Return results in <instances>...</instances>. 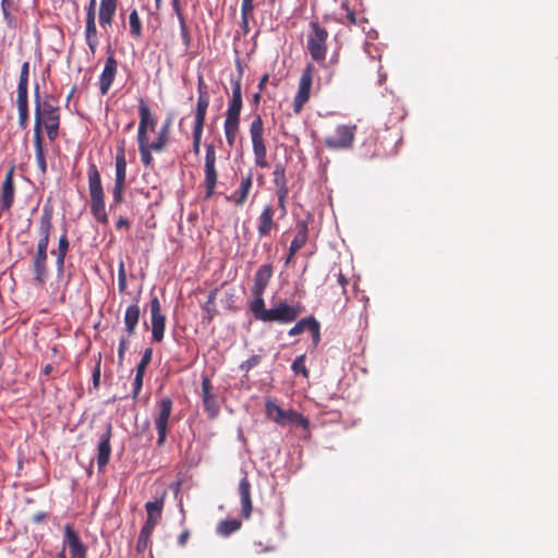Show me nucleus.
<instances>
[{
	"mask_svg": "<svg viewBox=\"0 0 558 558\" xmlns=\"http://www.w3.org/2000/svg\"><path fill=\"white\" fill-rule=\"evenodd\" d=\"M34 134L44 135V131H46L49 142L53 143L59 136L61 109L49 100L41 99L38 84H36L34 88Z\"/></svg>",
	"mask_w": 558,
	"mask_h": 558,
	"instance_id": "f257e3e1",
	"label": "nucleus"
},
{
	"mask_svg": "<svg viewBox=\"0 0 558 558\" xmlns=\"http://www.w3.org/2000/svg\"><path fill=\"white\" fill-rule=\"evenodd\" d=\"M232 96L229 100L223 130L229 147H233L240 129V116L243 107L242 84L240 78H231Z\"/></svg>",
	"mask_w": 558,
	"mask_h": 558,
	"instance_id": "f03ea898",
	"label": "nucleus"
},
{
	"mask_svg": "<svg viewBox=\"0 0 558 558\" xmlns=\"http://www.w3.org/2000/svg\"><path fill=\"white\" fill-rule=\"evenodd\" d=\"M87 177L90 195V213L98 222L106 225L108 223V215L105 208V193L99 170L94 162L88 166Z\"/></svg>",
	"mask_w": 558,
	"mask_h": 558,
	"instance_id": "7ed1b4c3",
	"label": "nucleus"
},
{
	"mask_svg": "<svg viewBox=\"0 0 558 558\" xmlns=\"http://www.w3.org/2000/svg\"><path fill=\"white\" fill-rule=\"evenodd\" d=\"M265 411L267 417L279 425L295 424L305 430L310 428V421L305 416L294 410H283L274 400L266 401Z\"/></svg>",
	"mask_w": 558,
	"mask_h": 558,
	"instance_id": "20e7f679",
	"label": "nucleus"
},
{
	"mask_svg": "<svg viewBox=\"0 0 558 558\" xmlns=\"http://www.w3.org/2000/svg\"><path fill=\"white\" fill-rule=\"evenodd\" d=\"M264 122L259 114H256L250 124V135L253 146L255 165L260 168L268 167L266 160L267 147L264 140Z\"/></svg>",
	"mask_w": 558,
	"mask_h": 558,
	"instance_id": "39448f33",
	"label": "nucleus"
},
{
	"mask_svg": "<svg viewBox=\"0 0 558 558\" xmlns=\"http://www.w3.org/2000/svg\"><path fill=\"white\" fill-rule=\"evenodd\" d=\"M217 154L214 144L206 145L205 162H204V199L208 201L216 194L218 184V171L216 167Z\"/></svg>",
	"mask_w": 558,
	"mask_h": 558,
	"instance_id": "423d86ee",
	"label": "nucleus"
},
{
	"mask_svg": "<svg viewBox=\"0 0 558 558\" xmlns=\"http://www.w3.org/2000/svg\"><path fill=\"white\" fill-rule=\"evenodd\" d=\"M310 26L312 32L307 37V50L314 61L323 62L326 59L328 32L314 21L310 23Z\"/></svg>",
	"mask_w": 558,
	"mask_h": 558,
	"instance_id": "0eeeda50",
	"label": "nucleus"
},
{
	"mask_svg": "<svg viewBox=\"0 0 558 558\" xmlns=\"http://www.w3.org/2000/svg\"><path fill=\"white\" fill-rule=\"evenodd\" d=\"M172 400L169 397L161 398L156 404L154 423L158 433V447H162L166 442L169 432V421L172 413Z\"/></svg>",
	"mask_w": 558,
	"mask_h": 558,
	"instance_id": "6e6552de",
	"label": "nucleus"
},
{
	"mask_svg": "<svg viewBox=\"0 0 558 558\" xmlns=\"http://www.w3.org/2000/svg\"><path fill=\"white\" fill-rule=\"evenodd\" d=\"M356 133V125L341 124L335 130V133L326 136L325 146L330 150L350 149L353 145Z\"/></svg>",
	"mask_w": 558,
	"mask_h": 558,
	"instance_id": "1a4fd4ad",
	"label": "nucleus"
},
{
	"mask_svg": "<svg viewBox=\"0 0 558 558\" xmlns=\"http://www.w3.org/2000/svg\"><path fill=\"white\" fill-rule=\"evenodd\" d=\"M315 68L308 63L302 71L299 88L293 99V111L299 114L310 100Z\"/></svg>",
	"mask_w": 558,
	"mask_h": 558,
	"instance_id": "9d476101",
	"label": "nucleus"
},
{
	"mask_svg": "<svg viewBox=\"0 0 558 558\" xmlns=\"http://www.w3.org/2000/svg\"><path fill=\"white\" fill-rule=\"evenodd\" d=\"M300 315L299 306H292L286 302H279L272 308L264 313V323L277 322L280 324H289L294 322Z\"/></svg>",
	"mask_w": 558,
	"mask_h": 558,
	"instance_id": "9b49d317",
	"label": "nucleus"
},
{
	"mask_svg": "<svg viewBox=\"0 0 558 558\" xmlns=\"http://www.w3.org/2000/svg\"><path fill=\"white\" fill-rule=\"evenodd\" d=\"M151 338L155 342H161L165 337L166 315L161 312V304L157 295L149 301Z\"/></svg>",
	"mask_w": 558,
	"mask_h": 558,
	"instance_id": "f8f14e48",
	"label": "nucleus"
},
{
	"mask_svg": "<svg viewBox=\"0 0 558 558\" xmlns=\"http://www.w3.org/2000/svg\"><path fill=\"white\" fill-rule=\"evenodd\" d=\"M138 114L140 123L137 129V140H149L148 131H155L157 126V118L143 98H141L138 102Z\"/></svg>",
	"mask_w": 558,
	"mask_h": 558,
	"instance_id": "ddd939ff",
	"label": "nucleus"
},
{
	"mask_svg": "<svg viewBox=\"0 0 558 558\" xmlns=\"http://www.w3.org/2000/svg\"><path fill=\"white\" fill-rule=\"evenodd\" d=\"M112 436V425L107 423L104 432L99 435V441L97 446V466L99 472H104L108 464L111 456L110 439Z\"/></svg>",
	"mask_w": 558,
	"mask_h": 558,
	"instance_id": "4468645a",
	"label": "nucleus"
},
{
	"mask_svg": "<svg viewBox=\"0 0 558 558\" xmlns=\"http://www.w3.org/2000/svg\"><path fill=\"white\" fill-rule=\"evenodd\" d=\"M276 210L272 205H265L257 217L256 228L259 239L267 238L271 231L278 229V223L275 220Z\"/></svg>",
	"mask_w": 558,
	"mask_h": 558,
	"instance_id": "2eb2a0df",
	"label": "nucleus"
},
{
	"mask_svg": "<svg viewBox=\"0 0 558 558\" xmlns=\"http://www.w3.org/2000/svg\"><path fill=\"white\" fill-rule=\"evenodd\" d=\"M198 98L195 109L194 125L204 126L206 120V113L209 106V94L208 87L205 84L202 76L198 77L197 84Z\"/></svg>",
	"mask_w": 558,
	"mask_h": 558,
	"instance_id": "dca6fc26",
	"label": "nucleus"
},
{
	"mask_svg": "<svg viewBox=\"0 0 558 558\" xmlns=\"http://www.w3.org/2000/svg\"><path fill=\"white\" fill-rule=\"evenodd\" d=\"M117 71L118 62L113 56V52L110 51V54L105 61V66L99 77V89L102 96L107 95L108 90L110 89L117 75Z\"/></svg>",
	"mask_w": 558,
	"mask_h": 558,
	"instance_id": "f3484780",
	"label": "nucleus"
},
{
	"mask_svg": "<svg viewBox=\"0 0 558 558\" xmlns=\"http://www.w3.org/2000/svg\"><path fill=\"white\" fill-rule=\"evenodd\" d=\"M14 173L15 165L12 163L4 175L0 190V203H2L3 208H11L14 203Z\"/></svg>",
	"mask_w": 558,
	"mask_h": 558,
	"instance_id": "a211bd4d",
	"label": "nucleus"
},
{
	"mask_svg": "<svg viewBox=\"0 0 558 558\" xmlns=\"http://www.w3.org/2000/svg\"><path fill=\"white\" fill-rule=\"evenodd\" d=\"M253 187V173L250 171L246 175L242 177L239 187L231 195H227L226 199L233 203L238 207H242L251 193Z\"/></svg>",
	"mask_w": 558,
	"mask_h": 558,
	"instance_id": "6ab92c4d",
	"label": "nucleus"
},
{
	"mask_svg": "<svg viewBox=\"0 0 558 558\" xmlns=\"http://www.w3.org/2000/svg\"><path fill=\"white\" fill-rule=\"evenodd\" d=\"M119 0H100L98 21L100 27L107 32L112 26Z\"/></svg>",
	"mask_w": 558,
	"mask_h": 558,
	"instance_id": "aec40b11",
	"label": "nucleus"
},
{
	"mask_svg": "<svg viewBox=\"0 0 558 558\" xmlns=\"http://www.w3.org/2000/svg\"><path fill=\"white\" fill-rule=\"evenodd\" d=\"M52 229V216L50 213L45 211L39 220V240L36 247V253L47 254L50 232Z\"/></svg>",
	"mask_w": 558,
	"mask_h": 558,
	"instance_id": "412c9836",
	"label": "nucleus"
},
{
	"mask_svg": "<svg viewBox=\"0 0 558 558\" xmlns=\"http://www.w3.org/2000/svg\"><path fill=\"white\" fill-rule=\"evenodd\" d=\"M64 542L73 558H87L86 547L70 524L64 526Z\"/></svg>",
	"mask_w": 558,
	"mask_h": 558,
	"instance_id": "4be33fe9",
	"label": "nucleus"
},
{
	"mask_svg": "<svg viewBox=\"0 0 558 558\" xmlns=\"http://www.w3.org/2000/svg\"><path fill=\"white\" fill-rule=\"evenodd\" d=\"M48 255L35 253L32 258V270L34 272V282L37 287H44L48 278Z\"/></svg>",
	"mask_w": 558,
	"mask_h": 558,
	"instance_id": "5701e85b",
	"label": "nucleus"
},
{
	"mask_svg": "<svg viewBox=\"0 0 558 558\" xmlns=\"http://www.w3.org/2000/svg\"><path fill=\"white\" fill-rule=\"evenodd\" d=\"M151 357H153V349L151 348L145 349L141 361L136 366V374H135V378L133 381V391H132L133 399H136L140 395V391L143 387V379H144L145 371H146V367L148 366V364L150 363Z\"/></svg>",
	"mask_w": 558,
	"mask_h": 558,
	"instance_id": "b1692460",
	"label": "nucleus"
},
{
	"mask_svg": "<svg viewBox=\"0 0 558 558\" xmlns=\"http://www.w3.org/2000/svg\"><path fill=\"white\" fill-rule=\"evenodd\" d=\"M239 495L241 501V514L245 520H248L253 511V504L251 497V483L246 476L241 478L239 483Z\"/></svg>",
	"mask_w": 558,
	"mask_h": 558,
	"instance_id": "393cba45",
	"label": "nucleus"
},
{
	"mask_svg": "<svg viewBox=\"0 0 558 558\" xmlns=\"http://www.w3.org/2000/svg\"><path fill=\"white\" fill-rule=\"evenodd\" d=\"M272 277V266L270 264L262 265L255 276L254 286L252 288L253 294H264L270 279Z\"/></svg>",
	"mask_w": 558,
	"mask_h": 558,
	"instance_id": "a878e982",
	"label": "nucleus"
},
{
	"mask_svg": "<svg viewBox=\"0 0 558 558\" xmlns=\"http://www.w3.org/2000/svg\"><path fill=\"white\" fill-rule=\"evenodd\" d=\"M171 125V118L166 119L157 133L156 140L153 142L149 141V145L155 153H162L169 145Z\"/></svg>",
	"mask_w": 558,
	"mask_h": 558,
	"instance_id": "bb28decb",
	"label": "nucleus"
},
{
	"mask_svg": "<svg viewBox=\"0 0 558 558\" xmlns=\"http://www.w3.org/2000/svg\"><path fill=\"white\" fill-rule=\"evenodd\" d=\"M84 36H85L86 45H87L90 53L94 56L99 46V35H98L97 25H96V19H85Z\"/></svg>",
	"mask_w": 558,
	"mask_h": 558,
	"instance_id": "cd10ccee",
	"label": "nucleus"
},
{
	"mask_svg": "<svg viewBox=\"0 0 558 558\" xmlns=\"http://www.w3.org/2000/svg\"><path fill=\"white\" fill-rule=\"evenodd\" d=\"M141 308L138 304H132L126 307L124 313V325L128 337L135 335L136 326L140 322Z\"/></svg>",
	"mask_w": 558,
	"mask_h": 558,
	"instance_id": "c85d7f7f",
	"label": "nucleus"
},
{
	"mask_svg": "<svg viewBox=\"0 0 558 558\" xmlns=\"http://www.w3.org/2000/svg\"><path fill=\"white\" fill-rule=\"evenodd\" d=\"M44 135L34 134L33 142L35 148V159L43 177H45L47 173V161L44 148Z\"/></svg>",
	"mask_w": 558,
	"mask_h": 558,
	"instance_id": "c756f323",
	"label": "nucleus"
},
{
	"mask_svg": "<svg viewBox=\"0 0 558 558\" xmlns=\"http://www.w3.org/2000/svg\"><path fill=\"white\" fill-rule=\"evenodd\" d=\"M114 183L126 184V157L124 146H120L116 154V177Z\"/></svg>",
	"mask_w": 558,
	"mask_h": 558,
	"instance_id": "7c9ffc66",
	"label": "nucleus"
},
{
	"mask_svg": "<svg viewBox=\"0 0 558 558\" xmlns=\"http://www.w3.org/2000/svg\"><path fill=\"white\" fill-rule=\"evenodd\" d=\"M70 247V242L66 235V231L63 232V234L59 239L58 250L56 252L57 258H56V266L58 274H63L64 270V259L66 256V253Z\"/></svg>",
	"mask_w": 558,
	"mask_h": 558,
	"instance_id": "2f4dec72",
	"label": "nucleus"
},
{
	"mask_svg": "<svg viewBox=\"0 0 558 558\" xmlns=\"http://www.w3.org/2000/svg\"><path fill=\"white\" fill-rule=\"evenodd\" d=\"M298 232L290 244V251H300L307 241L308 227L305 221H299L296 223Z\"/></svg>",
	"mask_w": 558,
	"mask_h": 558,
	"instance_id": "473e14b6",
	"label": "nucleus"
},
{
	"mask_svg": "<svg viewBox=\"0 0 558 558\" xmlns=\"http://www.w3.org/2000/svg\"><path fill=\"white\" fill-rule=\"evenodd\" d=\"M272 177L276 193L289 192L286 169L281 163L275 166Z\"/></svg>",
	"mask_w": 558,
	"mask_h": 558,
	"instance_id": "72a5a7b5",
	"label": "nucleus"
},
{
	"mask_svg": "<svg viewBox=\"0 0 558 558\" xmlns=\"http://www.w3.org/2000/svg\"><path fill=\"white\" fill-rule=\"evenodd\" d=\"M138 151L141 161L145 168H153L154 166V149L149 145V140H137Z\"/></svg>",
	"mask_w": 558,
	"mask_h": 558,
	"instance_id": "f704fd0d",
	"label": "nucleus"
},
{
	"mask_svg": "<svg viewBox=\"0 0 558 558\" xmlns=\"http://www.w3.org/2000/svg\"><path fill=\"white\" fill-rule=\"evenodd\" d=\"M16 106L19 111V125L24 129L27 126L29 119V110H28V96L21 95L16 97Z\"/></svg>",
	"mask_w": 558,
	"mask_h": 558,
	"instance_id": "c9c22d12",
	"label": "nucleus"
},
{
	"mask_svg": "<svg viewBox=\"0 0 558 558\" xmlns=\"http://www.w3.org/2000/svg\"><path fill=\"white\" fill-rule=\"evenodd\" d=\"M254 14V0H242L241 5V17L242 23L241 27L243 29V34L246 35L250 32L248 21L253 17Z\"/></svg>",
	"mask_w": 558,
	"mask_h": 558,
	"instance_id": "e433bc0d",
	"label": "nucleus"
},
{
	"mask_svg": "<svg viewBox=\"0 0 558 558\" xmlns=\"http://www.w3.org/2000/svg\"><path fill=\"white\" fill-rule=\"evenodd\" d=\"M340 10L342 12L339 13L338 22L349 26L357 24L355 12L349 7L348 0L341 2Z\"/></svg>",
	"mask_w": 558,
	"mask_h": 558,
	"instance_id": "4c0bfd02",
	"label": "nucleus"
},
{
	"mask_svg": "<svg viewBox=\"0 0 558 558\" xmlns=\"http://www.w3.org/2000/svg\"><path fill=\"white\" fill-rule=\"evenodd\" d=\"M130 35L134 39H140L143 35L142 21L136 9H133L129 15Z\"/></svg>",
	"mask_w": 558,
	"mask_h": 558,
	"instance_id": "58836bf2",
	"label": "nucleus"
},
{
	"mask_svg": "<svg viewBox=\"0 0 558 558\" xmlns=\"http://www.w3.org/2000/svg\"><path fill=\"white\" fill-rule=\"evenodd\" d=\"M28 77H29V62H23L20 71V77L17 83V96H28Z\"/></svg>",
	"mask_w": 558,
	"mask_h": 558,
	"instance_id": "ea45409f",
	"label": "nucleus"
},
{
	"mask_svg": "<svg viewBox=\"0 0 558 558\" xmlns=\"http://www.w3.org/2000/svg\"><path fill=\"white\" fill-rule=\"evenodd\" d=\"M241 522L239 520H223L217 526V532L222 536H229L232 533L236 532L241 527Z\"/></svg>",
	"mask_w": 558,
	"mask_h": 558,
	"instance_id": "a19ab883",
	"label": "nucleus"
},
{
	"mask_svg": "<svg viewBox=\"0 0 558 558\" xmlns=\"http://www.w3.org/2000/svg\"><path fill=\"white\" fill-rule=\"evenodd\" d=\"M202 399L205 412H207L210 417H215L219 412L216 395L213 392L208 396H203Z\"/></svg>",
	"mask_w": 558,
	"mask_h": 558,
	"instance_id": "79ce46f5",
	"label": "nucleus"
},
{
	"mask_svg": "<svg viewBox=\"0 0 558 558\" xmlns=\"http://www.w3.org/2000/svg\"><path fill=\"white\" fill-rule=\"evenodd\" d=\"M254 296L256 298L255 301H253L251 303V311L254 315V317L257 319V320H260L263 322L264 319V313L267 312V308H265V302H264V299H263V294H254Z\"/></svg>",
	"mask_w": 558,
	"mask_h": 558,
	"instance_id": "37998d69",
	"label": "nucleus"
},
{
	"mask_svg": "<svg viewBox=\"0 0 558 558\" xmlns=\"http://www.w3.org/2000/svg\"><path fill=\"white\" fill-rule=\"evenodd\" d=\"M315 317L314 316H308V317H305V318H302L301 320H299L289 331H288V335L289 336H298V335H301L302 332H304V330H308L312 323H313V319Z\"/></svg>",
	"mask_w": 558,
	"mask_h": 558,
	"instance_id": "c03bdc74",
	"label": "nucleus"
},
{
	"mask_svg": "<svg viewBox=\"0 0 558 558\" xmlns=\"http://www.w3.org/2000/svg\"><path fill=\"white\" fill-rule=\"evenodd\" d=\"M124 183H114L112 189V203L110 204V209L117 207L124 201V190H125Z\"/></svg>",
	"mask_w": 558,
	"mask_h": 558,
	"instance_id": "a18cd8bd",
	"label": "nucleus"
},
{
	"mask_svg": "<svg viewBox=\"0 0 558 558\" xmlns=\"http://www.w3.org/2000/svg\"><path fill=\"white\" fill-rule=\"evenodd\" d=\"M162 508H163L162 500L148 501L145 505L147 515L154 517L156 519H159L161 517Z\"/></svg>",
	"mask_w": 558,
	"mask_h": 558,
	"instance_id": "49530a36",
	"label": "nucleus"
},
{
	"mask_svg": "<svg viewBox=\"0 0 558 558\" xmlns=\"http://www.w3.org/2000/svg\"><path fill=\"white\" fill-rule=\"evenodd\" d=\"M151 534H153V532L145 530L143 527L141 529V532H140V535H138V538L136 542V550L138 553H144L147 549Z\"/></svg>",
	"mask_w": 558,
	"mask_h": 558,
	"instance_id": "de8ad7c7",
	"label": "nucleus"
},
{
	"mask_svg": "<svg viewBox=\"0 0 558 558\" xmlns=\"http://www.w3.org/2000/svg\"><path fill=\"white\" fill-rule=\"evenodd\" d=\"M204 126L193 125V153L199 154Z\"/></svg>",
	"mask_w": 558,
	"mask_h": 558,
	"instance_id": "09e8293b",
	"label": "nucleus"
},
{
	"mask_svg": "<svg viewBox=\"0 0 558 558\" xmlns=\"http://www.w3.org/2000/svg\"><path fill=\"white\" fill-rule=\"evenodd\" d=\"M291 368L292 371L295 373V374H299V373H302L305 377H307L308 375V372L305 367V355L302 354L300 356H298L292 365H291Z\"/></svg>",
	"mask_w": 558,
	"mask_h": 558,
	"instance_id": "8fccbe9b",
	"label": "nucleus"
},
{
	"mask_svg": "<svg viewBox=\"0 0 558 558\" xmlns=\"http://www.w3.org/2000/svg\"><path fill=\"white\" fill-rule=\"evenodd\" d=\"M308 331L312 333L313 345L317 347L320 341V325L316 318L313 319Z\"/></svg>",
	"mask_w": 558,
	"mask_h": 558,
	"instance_id": "3c124183",
	"label": "nucleus"
},
{
	"mask_svg": "<svg viewBox=\"0 0 558 558\" xmlns=\"http://www.w3.org/2000/svg\"><path fill=\"white\" fill-rule=\"evenodd\" d=\"M260 362V355H252L250 359L241 363L240 369L244 372L251 371L253 367L258 365Z\"/></svg>",
	"mask_w": 558,
	"mask_h": 558,
	"instance_id": "603ef678",
	"label": "nucleus"
},
{
	"mask_svg": "<svg viewBox=\"0 0 558 558\" xmlns=\"http://www.w3.org/2000/svg\"><path fill=\"white\" fill-rule=\"evenodd\" d=\"M129 349V341L126 337H122L119 342L118 348V364L122 365L124 361V355L126 350Z\"/></svg>",
	"mask_w": 558,
	"mask_h": 558,
	"instance_id": "864d4df0",
	"label": "nucleus"
},
{
	"mask_svg": "<svg viewBox=\"0 0 558 558\" xmlns=\"http://www.w3.org/2000/svg\"><path fill=\"white\" fill-rule=\"evenodd\" d=\"M118 286L119 291L123 292L126 289V275H125V268L124 263L121 262L119 265V271H118Z\"/></svg>",
	"mask_w": 558,
	"mask_h": 558,
	"instance_id": "5fc2aeb1",
	"label": "nucleus"
},
{
	"mask_svg": "<svg viewBox=\"0 0 558 558\" xmlns=\"http://www.w3.org/2000/svg\"><path fill=\"white\" fill-rule=\"evenodd\" d=\"M15 10L12 9H5V11H2L3 19L5 21V24L9 28H16V17L13 15V12Z\"/></svg>",
	"mask_w": 558,
	"mask_h": 558,
	"instance_id": "6e6d98bb",
	"label": "nucleus"
},
{
	"mask_svg": "<svg viewBox=\"0 0 558 558\" xmlns=\"http://www.w3.org/2000/svg\"><path fill=\"white\" fill-rule=\"evenodd\" d=\"M276 195L278 198V207L281 211V216H284L287 214V202L289 192L276 193Z\"/></svg>",
	"mask_w": 558,
	"mask_h": 558,
	"instance_id": "4d7b16f0",
	"label": "nucleus"
},
{
	"mask_svg": "<svg viewBox=\"0 0 558 558\" xmlns=\"http://www.w3.org/2000/svg\"><path fill=\"white\" fill-rule=\"evenodd\" d=\"M100 362H101V357L99 356L98 361L95 365V368L93 371V376H92L94 389H98V387L100 385Z\"/></svg>",
	"mask_w": 558,
	"mask_h": 558,
	"instance_id": "13d9d810",
	"label": "nucleus"
},
{
	"mask_svg": "<svg viewBox=\"0 0 558 558\" xmlns=\"http://www.w3.org/2000/svg\"><path fill=\"white\" fill-rule=\"evenodd\" d=\"M254 547H255V553L258 555L267 553V551H274L276 549V546L274 544L264 545L262 542H255Z\"/></svg>",
	"mask_w": 558,
	"mask_h": 558,
	"instance_id": "bf43d9fd",
	"label": "nucleus"
},
{
	"mask_svg": "<svg viewBox=\"0 0 558 558\" xmlns=\"http://www.w3.org/2000/svg\"><path fill=\"white\" fill-rule=\"evenodd\" d=\"M179 23H180V31H181V36H182L183 43H184L185 47H189L191 37H190L189 29H187V26L185 23V19H181V22H179Z\"/></svg>",
	"mask_w": 558,
	"mask_h": 558,
	"instance_id": "052dcab7",
	"label": "nucleus"
},
{
	"mask_svg": "<svg viewBox=\"0 0 558 558\" xmlns=\"http://www.w3.org/2000/svg\"><path fill=\"white\" fill-rule=\"evenodd\" d=\"M337 282L342 288V294L347 296V286L349 283L348 278L342 274L341 270H339L336 275Z\"/></svg>",
	"mask_w": 558,
	"mask_h": 558,
	"instance_id": "680f3d73",
	"label": "nucleus"
},
{
	"mask_svg": "<svg viewBox=\"0 0 558 558\" xmlns=\"http://www.w3.org/2000/svg\"><path fill=\"white\" fill-rule=\"evenodd\" d=\"M210 393H213L211 381L207 376H204L202 379V397Z\"/></svg>",
	"mask_w": 558,
	"mask_h": 558,
	"instance_id": "e2e57ef3",
	"label": "nucleus"
},
{
	"mask_svg": "<svg viewBox=\"0 0 558 558\" xmlns=\"http://www.w3.org/2000/svg\"><path fill=\"white\" fill-rule=\"evenodd\" d=\"M17 2H19V0H1V10L2 11H5V9L17 10L19 9Z\"/></svg>",
	"mask_w": 558,
	"mask_h": 558,
	"instance_id": "0e129e2a",
	"label": "nucleus"
},
{
	"mask_svg": "<svg viewBox=\"0 0 558 558\" xmlns=\"http://www.w3.org/2000/svg\"><path fill=\"white\" fill-rule=\"evenodd\" d=\"M172 9L178 17V21L181 22V19H185L181 8H180V0H171Z\"/></svg>",
	"mask_w": 558,
	"mask_h": 558,
	"instance_id": "69168bd1",
	"label": "nucleus"
},
{
	"mask_svg": "<svg viewBox=\"0 0 558 558\" xmlns=\"http://www.w3.org/2000/svg\"><path fill=\"white\" fill-rule=\"evenodd\" d=\"M95 5L96 0H90L89 4L86 7V19H96Z\"/></svg>",
	"mask_w": 558,
	"mask_h": 558,
	"instance_id": "338daca9",
	"label": "nucleus"
},
{
	"mask_svg": "<svg viewBox=\"0 0 558 558\" xmlns=\"http://www.w3.org/2000/svg\"><path fill=\"white\" fill-rule=\"evenodd\" d=\"M157 520L158 519H156L154 517H148L147 515V520H146L145 524L142 527L145 529V530H148L150 532H154V529H155V526L157 524Z\"/></svg>",
	"mask_w": 558,
	"mask_h": 558,
	"instance_id": "774afa93",
	"label": "nucleus"
}]
</instances>
